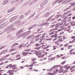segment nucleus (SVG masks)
Returning a JSON list of instances; mask_svg holds the SVG:
<instances>
[{
	"label": "nucleus",
	"instance_id": "f257e3e1",
	"mask_svg": "<svg viewBox=\"0 0 75 75\" xmlns=\"http://www.w3.org/2000/svg\"><path fill=\"white\" fill-rule=\"evenodd\" d=\"M44 51H39L37 52L36 53V55H38L39 58H41V57H44L45 55L43 54L42 56H41L42 53H44Z\"/></svg>",
	"mask_w": 75,
	"mask_h": 75
},
{
	"label": "nucleus",
	"instance_id": "f03ea898",
	"mask_svg": "<svg viewBox=\"0 0 75 75\" xmlns=\"http://www.w3.org/2000/svg\"><path fill=\"white\" fill-rule=\"evenodd\" d=\"M14 27V23H12L11 25L9 26H8V27H7L4 30V31H8V30H10V28H12V27Z\"/></svg>",
	"mask_w": 75,
	"mask_h": 75
},
{
	"label": "nucleus",
	"instance_id": "7ed1b4c3",
	"mask_svg": "<svg viewBox=\"0 0 75 75\" xmlns=\"http://www.w3.org/2000/svg\"><path fill=\"white\" fill-rule=\"evenodd\" d=\"M22 35L23 38H25V37H27L28 36V35L26 33H22Z\"/></svg>",
	"mask_w": 75,
	"mask_h": 75
},
{
	"label": "nucleus",
	"instance_id": "20e7f679",
	"mask_svg": "<svg viewBox=\"0 0 75 75\" xmlns=\"http://www.w3.org/2000/svg\"><path fill=\"white\" fill-rule=\"evenodd\" d=\"M62 24V23H59L57 24L56 25L55 27V28H56V27H59L61 26Z\"/></svg>",
	"mask_w": 75,
	"mask_h": 75
},
{
	"label": "nucleus",
	"instance_id": "39448f33",
	"mask_svg": "<svg viewBox=\"0 0 75 75\" xmlns=\"http://www.w3.org/2000/svg\"><path fill=\"white\" fill-rule=\"evenodd\" d=\"M31 10H28L25 13V16H28V15H29L30 13V12H31Z\"/></svg>",
	"mask_w": 75,
	"mask_h": 75
},
{
	"label": "nucleus",
	"instance_id": "423d86ee",
	"mask_svg": "<svg viewBox=\"0 0 75 75\" xmlns=\"http://www.w3.org/2000/svg\"><path fill=\"white\" fill-rule=\"evenodd\" d=\"M14 10H15V8H13L12 9H10L8 10V13H10V12H11L12 11H14Z\"/></svg>",
	"mask_w": 75,
	"mask_h": 75
},
{
	"label": "nucleus",
	"instance_id": "0eeeda50",
	"mask_svg": "<svg viewBox=\"0 0 75 75\" xmlns=\"http://www.w3.org/2000/svg\"><path fill=\"white\" fill-rule=\"evenodd\" d=\"M12 64H10L8 65L6 67H5L6 68H12Z\"/></svg>",
	"mask_w": 75,
	"mask_h": 75
},
{
	"label": "nucleus",
	"instance_id": "6e6552de",
	"mask_svg": "<svg viewBox=\"0 0 75 75\" xmlns=\"http://www.w3.org/2000/svg\"><path fill=\"white\" fill-rule=\"evenodd\" d=\"M8 2V0H5L4 2V3L3 4V5H5L6 4H7V3Z\"/></svg>",
	"mask_w": 75,
	"mask_h": 75
},
{
	"label": "nucleus",
	"instance_id": "1a4fd4ad",
	"mask_svg": "<svg viewBox=\"0 0 75 75\" xmlns=\"http://www.w3.org/2000/svg\"><path fill=\"white\" fill-rule=\"evenodd\" d=\"M36 25H37V24H36L34 25H33L32 26H31L30 28H29V30H31V28H33V27H35Z\"/></svg>",
	"mask_w": 75,
	"mask_h": 75
},
{
	"label": "nucleus",
	"instance_id": "9d476101",
	"mask_svg": "<svg viewBox=\"0 0 75 75\" xmlns=\"http://www.w3.org/2000/svg\"><path fill=\"white\" fill-rule=\"evenodd\" d=\"M8 24V22H7L5 23H3V25H4V27L6 26Z\"/></svg>",
	"mask_w": 75,
	"mask_h": 75
},
{
	"label": "nucleus",
	"instance_id": "9b49d317",
	"mask_svg": "<svg viewBox=\"0 0 75 75\" xmlns=\"http://www.w3.org/2000/svg\"><path fill=\"white\" fill-rule=\"evenodd\" d=\"M21 23L20 22L17 21V22H16L15 23V25H16L17 26L18 25H19V24H20Z\"/></svg>",
	"mask_w": 75,
	"mask_h": 75
},
{
	"label": "nucleus",
	"instance_id": "f8f14e48",
	"mask_svg": "<svg viewBox=\"0 0 75 75\" xmlns=\"http://www.w3.org/2000/svg\"><path fill=\"white\" fill-rule=\"evenodd\" d=\"M35 41H34V39H33L32 40L30 43V44H33V43L35 42Z\"/></svg>",
	"mask_w": 75,
	"mask_h": 75
},
{
	"label": "nucleus",
	"instance_id": "ddd939ff",
	"mask_svg": "<svg viewBox=\"0 0 75 75\" xmlns=\"http://www.w3.org/2000/svg\"><path fill=\"white\" fill-rule=\"evenodd\" d=\"M58 67V65H56V66H54L53 67H52L50 69V71H51L53 69V68H54L55 67Z\"/></svg>",
	"mask_w": 75,
	"mask_h": 75
},
{
	"label": "nucleus",
	"instance_id": "4468645a",
	"mask_svg": "<svg viewBox=\"0 0 75 75\" xmlns=\"http://www.w3.org/2000/svg\"><path fill=\"white\" fill-rule=\"evenodd\" d=\"M5 59H6V57H4L1 58V61H4V60H5Z\"/></svg>",
	"mask_w": 75,
	"mask_h": 75
},
{
	"label": "nucleus",
	"instance_id": "2eb2a0df",
	"mask_svg": "<svg viewBox=\"0 0 75 75\" xmlns=\"http://www.w3.org/2000/svg\"><path fill=\"white\" fill-rule=\"evenodd\" d=\"M15 30H16V28H12L9 30V32H11V31Z\"/></svg>",
	"mask_w": 75,
	"mask_h": 75
},
{
	"label": "nucleus",
	"instance_id": "dca6fc26",
	"mask_svg": "<svg viewBox=\"0 0 75 75\" xmlns=\"http://www.w3.org/2000/svg\"><path fill=\"white\" fill-rule=\"evenodd\" d=\"M51 12H47L46 14L45 15H46V16L47 17H48V16H49V15H50V14H51Z\"/></svg>",
	"mask_w": 75,
	"mask_h": 75
},
{
	"label": "nucleus",
	"instance_id": "f3484780",
	"mask_svg": "<svg viewBox=\"0 0 75 75\" xmlns=\"http://www.w3.org/2000/svg\"><path fill=\"white\" fill-rule=\"evenodd\" d=\"M62 38H60L57 40V41H58V42H62Z\"/></svg>",
	"mask_w": 75,
	"mask_h": 75
},
{
	"label": "nucleus",
	"instance_id": "a211bd4d",
	"mask_svg": "<svg viewBox=\"0 0 75 75\" xmlns=\"http://www.w3.org/2000/svg\"><path fill=\"white\" fill-rule=\"evenodd\" d=\"M17 17H18V16H13V17L11 18V19H17Z\"/></svg>",
	"mask_w": 75,
	"mask_h": 75
},
{
	"label": "nucleus",
	"instance_id": "6ab92c4d",
	"mask_svg": "<svg viewBox=\"0 0 75 75\" xmlns=\"http://www.w3.org/2000/svg\"><path fill=\"white\" fill-rule=\"evenodd\" d=\"M14 73V71H10L9 74V75H13V73Z\"/></svg>",
	"mask_w": 75,
	"mask_h": 75
},
{
	"label": "nucleus",
	"instance_id": "aec40b11",
	"mask_svg": "<svg viewBox=\"0 0 75 75\" xmlns=\"http://www.w3.org/2000/svg\"><path fill=\"white\" fill-rule=\"evenodd\" d=\"M60 16H61L60 15H57L55 16V18L56 19H57V18H58L60 17Z\"/></svg>",
	"mask_w": 75,
	"mask_h": 75
},
{
	"label": "nucleus",
	"instance_id": "412c9836",
	"mask_svg": "<svg viewBox=\"0 0 75 75\" xmlns=\"http://www.w3.org/2000/svg\"><path fill=\"white\" fill-rule=\"evenodd\" d=\"M35 14V12L32 15H31L30 16H29V18H31L32 17H34V16Z\"/></svg>",
	"mask_w": 75,
	"mask_h": 75
},
{
	"label": "nucleus",
	"instance_id": "4be33fe9",
	"mask_svg": "<svg viewBox=\"0 0 75 75\" xmlns=\"http://www.w3.org/2000/svg\"><path fill=\"white\" fill-rule=\"evenodd\" d=\"M55 16V14H54L53 15H52L48 19H54V18H52Z\"/></svg>",
	"mask_w": 75,
	"mask_h": 75
},
{
	"label": "nucleus",
	"instance_id": "5701e85b",
	"mask_svg": "<svg viewBox=\"0 0 75 75\" xmlns=\"http://www.w3.org/2000/svg\"><path fill=\"white\" fill-rule=\"evenodd\" d=\"M15 50H16V49H15V48H13L11 49L10 50V51H11V52H12V51H15Z\"/></svg>",
	"mask_w": 75,
	"mask_h": 75
},
{
	"label": "nucleus",
	"instance_id": "b1692460",
	"mask_svg": "<svg viewBox=\"0 0 75 75\" xmlns=\"http://www.w3.org/2000/svg\"><path fill=\"white\" fill-rule=\"evenodd\" d=\"M4 25H3V24H2V25H1L0 26V28H4Z\"/></svg>",
	"mask_w": 75,
	"mask_h": 75
},
{
	"label": "nucleus",
	"instance_id": "393cba45",
	"mask_svg": "<svg viewBox=\"0 0 75 75\" xmlns=\"http://www.w3.org/2000/svg\"><path fill=\"white\" fill-rule=\"evenodd\" d=\"M23 17H24V15H21V16H20L19 18H20V19H22V18H23Z\"/></svg>",
	"mask_w": 75,
	"mask_h": 75
},
{
	"label": "nucleus",
	"instance_id": "a878e982",
	"mask_svg": "<svg viewBox=\"0 0 75 75\" xmlns=\"http://www.w3.org/2000/svg\"><path fill=\"white\" fill-rule=\"evenodd\" d=\"M33 38V36L31 35V36H28L27 37V40H28V39H30V38Z\"/></svg>",
	"mask_w": 75,
	"mask_h": 75
},
{
	"label": "nucleus",
	"instance_id": "bb28decb",
	"mask_svg": "<svg viewBox=\"0 0 75 75\" xmlns=\"http://www.w3.org/2000/svg\"><path fill=\"white\" fill-rule=\"evenodd\" d=\"M44 5H45V4L44 3V2H42L40 4V6L42 7L43 6H44Z\"/></svg>",
	"mask_w": 75,
	"mask_h": 75
},
{
	"label": "nucleus",
	"instance_id": "cd10ccee",
	"mask_svg": "<svg viewBox=\"0 0 75 75\" xmlns=\"http://www.w3.org/2000/svg\"><path fill=\"white\" fill-rule=\"evenodd\" d=\"M48 2V1L46 0L44 1V2H43L44 4H45V5Z\"/></svg>",
	"mask_w": 75,
	"mask_h": 75
},
{
	"label": "nucleus",
	"instance_id": "c85d7f7f",
	"mask_svg": "<svg viewBox=\"0 0 75 75\" xmlns=\"http://www.w3.org/2000/svg\"><path fill=\"white\" fill-rule=\"evenodd\" d=\"M46 23L45 22L44 23H43L42 24L40 25V27H42L43 25H46Z\"/></svg>",
	"mask_w": 75,
	"mask_h": 75
},
{
	"label": "nucleus",
	"instance_id": "c756f323",
	"mask_svg": "<svg viewBox=\"0 0 75 75\" xmlns=\"http://www.w3.org/2000/svg\"><path fill=\"white\" fill-rule=\"evenodd\" d=\"M23 44H22L19 47H18V48H19L20 49L21 48H22V47H23Z\"/></svg>",
	"mask_w": 75,
	"mask_h": 75
},
{
	"label": "nucleus",
	"instance_id": "7c9ffc66",
	"mask_svg": "<svg viewBox=\"0 0 75 75\" xmlns=\"http://www.w3.org/2000/svg\"><path fill=\"white\" fill-rule=\"evenodd\" d=\"M23 37V36H22V34H21V35H19L18 36L17 38H20V37Z\"/></svg>",
	"mask_w": 75,
	"mask_h": 75
},
{
	"label": "nucleus",
	"instance_id": "2f4dec72",
	"mask_svg": "<svg viewBox=\"0 0 75 75\" xmlns=\"http://www.w3.org/2000/svg\"><path fill=\"white\" fill-rule=\"evenodd\" d=\"M27 55V52H23V56H25V55Z\"/></svg>",
	"mask_w": 75,
	"mask_h": 75
},
{
	"label": "nucleus",
	"instance_id": "473e14b6",
	"mask_svg": "<svg viewBox=\"0 0 75 75\" xmlns=\"http://www.w3.org/2000/svg\"><path fill=\"white\" fill-rule=\"evenodd\" d=\"M59 71V70L58 69H56V70L55 71L53 72L54 74V73H55L56 72H58Z\"/></svg>",
	"mask_w": 75,
	"mask_h": 75
},
{
	"label": "nucleus",
	"instance_id": "72a5a7b5",
	"mask_svg": "<svg viewBox=\"0 0 75 75\" xmlns=\"http://www.w3.org/2000/svg\"><path fill=\"white\" fill-rule=\"evenodd\" d=\"M30 33H31V31L30 30V31H29L27 33H26V34H27V35H28L30 34Z\"/></svg>",
	"mask_w": 75,
	"mask_h": 75
},
{
	"label": "nucleus",
	"instance_id": "f704fd0d",
	"mask_svg": "<svg viewBox=\"0 0 75 75\" xmlns=\"http://www.w3.org/2000/svg\"><path fill=\"white\" fill-rule=\"evenodd\" d=\"M18 31L19 32V33H20V34L21 33H22V32H23V30L21 29V30H19Z\"/></svg>",
	"mask_w": 75,
	"mask_h": 75
},
{
	"label": "nucleus",
	"instance_id": "c9c22d12",
	"mask_svg": "<svg viewBox=\"0 0 75 75\" xmlns=\"http://www.w3.org/2000/svg\"><path fill=\"white\" fill-rule=\"evenodd\" d=\"M71 23L72 25V26H74L75 25V23H74L71 22Z\"/></svg>",
	"mask_w": 75,
	"mask_h": 75
},
{
	"label": "nucleus",
	"instance_id": "e433bc0d",
	"mask_svg": "<svg viewBox=\"0 0 75 75\" xmlns=\"http://www.w3.org/2000/svg\"><path fill=\"white\" fill-rule=\"evenodd\" d=\"M34 3V2L33 1V2H31L30 4V6H31V5L33 4Z\"/></svg>",
	"mask_w": 75,
	"mask_h": 75
},
{
	"label": "nucleus",
	"instance_id": "4c0bfd02",
	"mask_svg": "<svg viewBox=\"0 0 75 75\" xmlns=\"http://www.w3.org/2000/svg\"><path fill=\"white\" fill-rule=\"evenodd\" d=\"M14 19H10L9 20V22H12V21H14Z\"/></svg>",
	"mask_w": 75,
	"mask_h": 75
},
{
	"label": "nucleus",
	"instance_id": "58836bf2",
	"mask_svg": "<svg viewBox=\"0 0 75 75\" xmlns=\"http://www.w3.org/2000/svg\"><path fill=\"white\" fill-rule=\"evenodd\" d=\"M40 44L38 43L36 44V45H35V46H36V47H38V46H40Z\"/></svg>",
	"mask_w": 75,
	"mask_h": 75
},
{
	"label": "nucleus",
	"instance_id": "ea45409f",
	"mask_svg": "<svg viewBox=\"0 0 75 75\" xmlns=\"http://www.w3.org/2000/svg\"><path fill=\"white\" fill-rule=\"evenodd\" d=\"M4 21V19H1L0 21V23H2V22H3V21Z\"/></svg>",
	"mask_w": 75,
	"mask_h": 75
},
{
	"label": "nucleus",
	"instance_id": "a19ab883",
	"mask_svg": "<svg viewBox=\"0 0 75 75\" xmlns=\"http://www.w3.org/2000/svg\"><path fill=\"white\" fill-rule=\"evenodd\" d=\"M55 31H53L51 33H50V35H52V34H54V33H55Z\"/></svg>",
	"mask_w": 75,
	"mask_h": 75
},
{
	"label": "nucleus",
	"instance_id": "79ce46f5",
	"mask_svg": "<svg viewBox=\"0 0 75 75\" xmlns=\"http://www.w3.org/2000/svg\"><path fill=\"white\" fill-rule=\"evenodd\" d=\"M71 7H73V6H74V3H72L71 4Z\"/></svg>",
	"mask_w": 75,
	"mask_h": 75
},
{
	"label": "nucleus",
	"instance_id": "37998d69",
	"mask_svg": "<svg viewBox=\"0 0 75 75\" xmlns=\"http://www.w3.org/2000/svg\"><path fill=\"white\" fill-rule=\"evenodd\" d=\"M65 62H66V60L64 61L63 62L61 63V64H62V65H63V64H65Z\"/></svg>",
	"mask_w": 75,
	"mask_h": 75
},
{
	"label": "nucleus",
	"instance_id": "c03bdc74",
	"mask_svg": "<svg viewBox=\"0 0 75 75\" xmlns=\"http://www.w3.org/2000/svg\"><path fill=\"white\" fill-rule=\"evenodd\" d=\"M18 45V43H16L13 44V45H14V47H15L16 45Z\"/></svg>",
	"mask_w": 75,
	"mask_h": 75
},
{
	"label": "nucleus",
	"instance_id": "a18cd8bd",
	"mask_svg": "<svg viewBox=\"0 0 75 75\" xmlns=\"http://www.w3.org/2000/svg\"><path fill=\"white\" fill-rule=\"evenodd\" d=\"M16 3V1H14V0L13 1H12L11 2V4H13V3Z\"/></svg>",
	"mask_w": 75,
	"mask_h": 75
},
{
	"label": "nucleus",
	"instance_id": "49530a36",
	"mask_svg": "<svg viewBox=\"0 0 75 75\" xmlns=\"http://www.w3.org/2000/svg\"><path fill=\"white\" fill-rule=\"evenodd\" d=\"M68 9H69V7L67 8V9H64V11H66V10H68Z\"/></svg>",
	"mask_w": 75,
	"mask_h": 75
},
{
	"label": "nucleus",
	"instance_id": "de8ad7c7",
	"mask_svg": "<svg viewBox=\"0 0 75 75\" xmlns=\"http://www.w3.org/2000/svg\"><path fill=\"white\" fill-rule=\"evenodd\" d=\"M68 9H69V7L67 8V9H64V11H66V10H68Z\"/></svg>",
	"mask_w": 75,
	"mask_h": 75
},
{
	"label": "nucleus",
	"instance_id": "09e8293b",
	"mask_svg": "<svg viewBox=\"0 0 75 75\" xmlns=\"http://www.w3.org/2000/svg\"><path fill=\"white\" fill-rule=\"evenodd\" d=\"M20 34V32L18 31L16 33V35H18V34Z\"/></svg>",
	"mask_w": 75,
	"mask_h": 75
},
{
	"label": "nucleus",
	"instance_id": "8fccbe9b",
	"mask_svg": "<svg viewBox=\"0 0 75 75\" xmlns=\"http://www.w3.org/2000/svg\"><path fill=\"white\" fill-rule=\"evenodd\" d=\"M70 67H71V66H69V67L66 68V69H69V68H70Z\"/></svg>",
	"mask_w": 75,
	"mask_h": 75
},
{
	"label": "nucleus",
	"instance_id": "3c124183",
	"mask_svg": "<svg viewBox=\"0 0 75 75\" xmlns=\"http://www.w3.org/2000/svg\"><path fill=\"white\" fill-rule=\"evenodd\" d=\"M41 46H40L39 47H38V50H40V49H41Z\"/></svg>",
	"mask_w": 75,
	"mask_h": 75
},
{
	"label": "nucleus",
	"instance_id": "603ef678",
	"mask_svg": "<svg viewBox=\"0 0 75 75\" xmlns=\"http://www.w3.org/2000/svg\"><path fill=\"white\" fill-rule=\"evenodd\" d=\"M4 47H6V45H4V46L1 47V50H2V48H4Z\"/></svg>",
	"mask_w": 75,
	"mask_h": 75
},
{
	"label": "nucleus",
	"instance_id": "864d4df0",
	"mask_svg": "<svg viewBox=\"0 0 75 75\" xmlns=\"http://www.w3.org/2000/svg\"><path fill=\"white\" fill-rule=\"evenodd\" d=\"M54 37L55 38H57V34H56L54 36Z\"/></svg>",
	"mask_w": 75,
	"mask_h": 75
},
{
	"label": "nucleus",
	"instance_id": "5fc2aeb1",
	"mask_svg": "<svg viewBox=\"0 0 75 75\" xmlns=\"http://www.w3.org/2000/svg\"><path fill=\"white\" fill-rule=\"evenodd\" d=\"M7 37L8 38H11V35H8V36Z\"/></svg>",
	"mask_w": 75,
	"mask_h": 75
},
{
	"label": "nucleus",
	"instance_id": "6e6d98bb",
	"mask_svg": "<svg viewBox=\"0 0 75 75\" xmlns=\"http://www.w3.org/2000/svg\"><path fill=\"white\" fill-rule=\"evenodd\" d=\"M64 33L63 32H60V35H62V34H64Z\"/></svg>",
	"mask_w": 75,
	"mask_h": 75
},
{
	"label": "nucleus",
	"instance_id": "4d7b16f0",
	"mask_svg": "<svg viewBox=\"0 0 75 75\" xmlns=\"http://www.w3.org/2000/svg\"><path fill=\"white\" fill-rule=\"evenodd\" d=\"M47 16L45 15H44L43 16V18H47Z\"/></svg>",
	"mask_w": 75,
	"mask_h": 75
},
{
	"label": "nucleus",
	"instance_id": "13d9d810",
	"mask_svg": "<svg viewBox=\"0 0 75 75\" xmlns=\"http://www.w3.org/2000/svg\"><path fill=\"white\" fill-rule=\"evenodd\" d=\"M49 75H54V74H53L52 73H49Z\"/></svg>",
	"mask_w": 75,
	"mask_h": 75
},
{
	"label": "nucleus",
	"instance_id": "bf43d9fd",
	"mask_svg": "<svg viewBox=\"0 0 75 75\" xmlns=\"http://www.w3.org/2000/svg\"><path fill=\"white\" fill-rule=\"evenodd\" d=\"M7 51H8V50H5L3 52H7Z\"/></svg>",
	"mask_w": 75,
	"mask_h": 75
},
{
	"label": "nucleus",
	"instance_id": "052dcab7",
	"mask_svg": "<svg viewBox=\"0 0 75 75\" xmlns=\"http://www.w3.org/2000/svg\"><path fill=\"white\" fill-rule=\"evenodd\" d=\"M68 23H67L65 25L64 24L63 25H65V26H68Z\"/></svg>",
	"mask_w": 75,
	"mask_h": 75
},
{
	"label": "nucleus",
	"instance_id": "680f3d73",
	"mask_svg": "<svg viewBox=\"0 0 75 75\" xmlns=\"http://www.w3.org/2000/svg\"><path fill=\"white\" fill-rule=\"evenodd\" d=\"M40 40V39L39 38H37L36 40H35V41H38Z\"/></svg>",
	"mask_w": 75,
	"mask_h": 75
},
{
	"label": "nucleus",
	"instance_id": "e2e57ef3",
	"mask_svg": "<svg viewBox=\"0 0 75 75\" xmlns=\"http://www.w3.org/2000/svg\"><path fill=\"white\" fill-rule=\"evenodd\" d=\"M67 72V71L66 70H64V71H63V73H66V72Z\"/></svg>",
	"mask_w": 75,
	"mask_h": 75
},
{
	"label": "nucleus",
	"instance_id": "0e129e2a",
	"mask_svg": "<svg viewBox=\"0 0 75 75\" xmlns=\"http://www.w3.org/2000/svg\"><path fill=\"white\" fill-rule=\"evenodd\" d=\"M72 40H73V39H75V36H72Z\"/></svg>",
	"mask_w": 75,
	"mask_h": 75
},
{
	"label": "nucleus",
	"instance_id": "69168bd1",
	"mask_svg": "<svg viewBox=\"0 0 75 75\" xmlns=\"http://www.w3.org/2000/svg\"><path fill=\"white\" fill-rule=\"evenodd\" d=\"M11 71V70H8V71L7 72V73H9L10 74V72Z\"/></svg>",
	"mask_w": 75,
	"mask_h": 75
},
{
	"label": "nucleus",
	"instance_id": "338daca9",
	"mask_svg": "<svg viewBox=\"0 0 75 75\" xmlns=\"http://www.w3.org/2000/svg\"><path fill=\"white\" fill-rule=\"evenodd\" d=\"M47 40H49V41H51V38H50V39H47Z\"/></svg>",
	"mask_w": 75,
	"mask_h": 75
},
{
	"label": "nucleus",
	"instance_id": "774afa93",
	"mask_svg": "<svg viewBox=\"0 0 75 75\" xmlns=\"http://www.w3.org/2000/svg\"><path fill=\"white\" fill-rule=\"evenodd\" d=\"M32 61H35V58H33L32 59Z\"/></svg>",
	"mask_w": 75,
	"mask_h": 75
}]
</instances>
